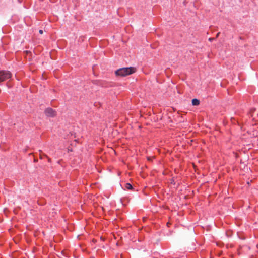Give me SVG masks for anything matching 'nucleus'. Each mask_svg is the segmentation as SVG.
Masks as SVG:
<instances>
[{
	"mask_svg": "<svg viewBox=\"0 0 258 258\" xmlns=\"http://www.w3.org/2000/svg\"><path fill=\"white\" fill-rule=\"evenodd\" d=\"M136 70V68L134 67L122 68L116 70L115 71V74L117 76L124 77L135 73Z\"/></svg>",
	"mask_w": 258,
	"mask_h": 258,
	"instance_id": "1",
	"label": "nucleus"
},
{
	"mask_svg": "<svg viewBox=\"0 0 258 258\" xmlns=\"http://www.w3.org/2000/svg\"><path fill=\"white\" fill-rule=\"evenodd\" d=\"M12 76L11 73L7 71H0V82H3Z\"/></svg>",
	"mask_w": 258,
	"mask_h": 258,
	"instance_id": "2",
	"label": "nucleus"
},
{
	"mask_svg": "<svg viewBox=\"0 0 258 258\" xmlns=\"http://www.w3.org/2000/svg\"><path fill=\"white\" fill-rule=\"evenodd\" d=\"M45 114L48 117H53L55 115V111L51 108H47L45 110Z\"/></svg>",
	"mask_w": 258,
	"mask_h": 258,
	"instance_id": "3",
	"label": "nucleus"
},
{
	"mask_svg": "<svg viewBox=\"0 0 258 258\" xmlns=\"http://www.w3.org/2000/svg\"><path fill=\"white\" fill-rule=\"evenodd\" d=\"M192 104L194 106H197L200 104V101L197 99H193L192 100Z\"/></svg>",
	"mask_w": 258,
	"mask_h": 258,
	"instance_id": "4",
	"label": "nucleus"
},
{
	"mask_svg": "<svg viewBox=\"0 0 258 258\" xmlns=\"http://www.w3.org/2000/svg\"><path fill=\"white\" fill-rule=\"evenodd\" d=\"M125 187L127 189H132L133 188L132 185L128 183L125 184Z\"/></svg>",
	"mask_w": 258,
	"mask_h": 258,
	"instance_id": "5",
	"label": "nucleus"
},
{
	"mask_svg": "<svg viewBox=\"0 0 258 258\" xmlns=\"http://www.w3.org/2000/svg\"><path fill=\"white\" fill-rule=\"evenodd\" d=\"M45 156V157H47V158H48V161H49V162H50V161H51V159H50L49 158H48V157L46 154H40V158L41 159H42V156Z\"/></svg>",
	"mask_w": 258,
	"mask_h": 258,
	"instance_id": "6",
	"label": "nucleus"
},
{
	"mask_svg": "<svg viewBox=\"0 0 258 258\" xmlns=\"http://www.w3.org/2000/svg\"><path fill=\"white\" fill-rule=\"evenodd\" d=\"M214 39V38H209V41H213Z\"/></svg>",
	"mask_w": 258,
	"mask_h": 258,
	"instance_id": "7",
	"label": "nucleus"
},
{
	"mask_svg": "<svg viewBox=\"0 0 258 258\" xmlns=\"http://www.w3.org/2000/svg\"><path fill=\"white\" fill-rule=\"evenodd\" d=\"M39 32L40 34H42L43 33V30H39Z\"/></svg>",
	"mask_w": 258,
	"mask_h": 258,
	"instance_id": "8",
	"label": "nucleus"
},
{
	"mask_svg": "<svg viewBox=\"0 0 258 258\" xmlns=\"http://www.w3.org/2000/svg\"><path fill=\"white\" fill-rule=\"evenodd\" d=\"M219 34H220V32L218 33L216 35V37H218L219 36Z\"/></svg>",
	"mask_w": 258,
	"mask_h": 258,
	"instance_id": "9",
	"label": "nucleus"
},
{
	"mask_svg": "<svg viewBox=\"0 0 258 258\" xmlns=\"http://www.w3.org/2000/svg\"><path fill=\"white\" fill-rule=\"evenodd\" d=\"M68 229L69 230H71V228H69L68 227Z\"/></svg>",
	"mask_w": 258,
	"mask_h": 258,
	"instance_id": "10",
	"label": "nucleus"
}]
</instances>
